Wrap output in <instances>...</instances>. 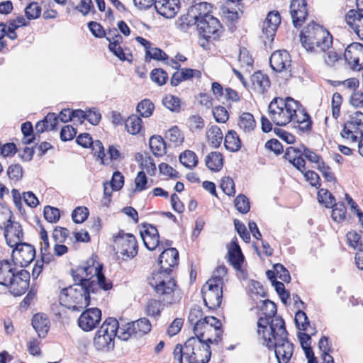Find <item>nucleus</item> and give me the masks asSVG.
Here are the masks:
<instances>
[{
  "label": "nucleus",
  "mask_w": 363,
  "mask_h": 363,
  "mask_svg": "<svg viewBox=\"0 0 363 363\" xmlns=\"http://www.w3.org/2000/svg\"><path fill=\"white\" fill-rule=\"evenodd\" d=\"M257 334L262 344L269 349L274 348L279 363H288L294 352V345L287 339L284 321L275 318L269 323L266 318L257 323Z\"/></svg>",
  "instance_id": "f257e3e1"
},
{
  "label": "nucleus",
  "mask_w": 363,
  "mask_h": 363,
  "mask_svg": "<svg viewBox=\"0 0 363 363\" xmlns=\"http://www.w3.org/2000/svg\"><path fill=\"white\" fill-rule=\"evenodd\" d=\"M103 264L96 255H93L83 265L72 270V274L74 281L85 282L90 288L97 291L99 288L107 291L112 287V284L107 280L102 272Z\"/></svg>",
  "instance_id": "f03ea898"
},
{
  "label": "nucleus",
  "mask_w": 363,
  "mask_h": 363,
  "mask_svg": "<svg viewBox=\"0 0 363 363\" xmlns=\"http://www.w3.org/2000/svg\"><path fill=\"white\" fill-rule=\"evenodd\" d=\"M30 274L25 269H18L14 262L7 259L0 261V284L9 289L16 296L23 294L29 287Z\"/></svg>",
  "instance_id": "7ed1b4c3"
},
{
  "label": "nucleus",
  "mask_w": 363,
  "mask_h": 363,
  "mask_svg": "<svg viewBox=\"0 0 363 363\" xmlns=\"http://www.w3.org/2000/svg\"><path fill=\"white\" fill-rule=\"evenodd\" d=\"M211 356L210 345L194 337L189 338L184 346L177 345L173 351L176 363H182L183 357L188 363H207Z\"/></svg>",
  "instance_id": "20e7f679"
},
{
  "label": "nucleus",
  "mask_w": 363,
  "mask_h": 363,
  "mask_svg": "<svg viewBox=\"0 0 363 363\" xmlns=\"http://www.w3.org/2000/svg\"><path fill=\"white\" fill-rule=\"evenodd\" d=\"M300 41L306 51L314 53L325 50L333 44L330 33L313 22L304 27L300 35Z\"/></svg>",
  "instance_id": "39448f33"
},
{
  "label": "nucleus",
  "mask_w": 363,
  "mask_h": 363,
  "mask_svg": "<svg viewBox=\"0 0 363 363\" xmlns=\"http://www.w3.org/2000/svg\"><path fill=\"white\" fill-rule=\"evenodd\" d=\"M148 282L155 292L162 296L166 303L173 304L182 299V294L169 272L160 269L154 271L148 278Z\"/></svg>",
  "instance_id": "423d86ee"
},
{
  "label": "nucleus",
  "mask_w": 363,
  "mask_h": 363,
  "mask_svg": "<svg viewBox=\"0 0 363 363\" xmlns=\"http://www.w3.org/2000/svg\"><path fill=\"white\" fill-rule=\"evenodd\" d=\"M86 281H75L63 289L60 295V303L72 311H81L88 306L91 294L96 291L86 285Z\"/></svg>",
  "instance_id": "0eeeda50"
},
{
  "label": "nucleus",
  "mask_w": 363,
  "mask_h": 363,
  "mask_svg": "<svg viewBox=\"0 0 363 363\" xmlns=\"http://www.w3.org/2000/svg\"><path fill=\"white\" fill-rule=\"evenodd\" d=\"M226 274L227 268L225 266H219L214 271L213 277L201 289L203 302L210 309H216L221 303L223 278Z\"/></svg>",
  "instance_id": "6e6552de"
},
{
  "label": "nucleus",
  "mask_w": 363,
  "mask_h": 363,
  "mask_svg": "<svg viewBox=\"0 0 363 363\" xmlns=\"http://www.w3.org/2000/svg\"><path fill=\"white\" fill-rule=\"evenodd\" d=\"M298 101L291 97L274 98L268 107L269 118L277 125L284 126L293 121Z\"/></svg>",
  "instance_id": "1a4fd4ad"
},
{
  "label": "nucleus",
  "mask_w": 363,
  "mask_h": 363,
  "mask_svg": "<svg viewBox=\"0 0 363 363\" xmlns=\"http://www.w3.org/2000/svg\"><path fill=\"white\" fill-rule=\"evenodd\" d=\"M118 321L112 317L106 318L97 330L93 339V346L98 351L108 352L114 348Z\"/></svg>",
  "instance_id": "9d476101"
},
{
  "label": "nucleus",
  "mask_w": 363,
  "mask_h": 363,
  "mask_svg": "<svg viewBox=\"0 0 363 363\" xmlns=\"http://www.w3.org/2000/svg\"><path fill=\"white\" fill-rule=\"evenodd\" d=\"M220 321L213 316L204 317L203 321H200L194 326L193 330L196 335L201 341L207 344H218L223 334Z\"/></svg>",
  "instance_id": "9b49d317"
},
{
  "label": "nucleus",
  "mask_w": 363,
  "mask_h": 363,
  "mask_svg": "<svg viewBox=\"0 0 363 363\" xmlns=\"http://www.w3.org/2000/svg\"><path fill=\"white\" fill-rule=\"evenodd\" d=\"M1 213L5 216L4 218L1 217V228H4V235L6 244L14 247L23 240V232L19 223L11 220V212L6 208H1Z\"/></svg>",
  "instance_id": "f8f14e48"
},
{
  "label": "nucleus",
  "mask_w": 363,
  "mask_h": 363,
  "mask_svg": "<svg viewBox=\"0 0 363 363\" xmlns=\"http://www.w3.org/2000/svg\"><path fill=\"white\" fill-rule=\"evenodd\" d=\"M342 138L348 144H355L363 138V113L356 111L345 123L340 132Z\"/></svg>",
  "instance_id": "ddd939ff"
},
{
  "label": "nucleus",
  "mask_w": 363,
  "mask_h": 363,
  "mask_svg": "<svg viewBox=\"0 0 363 363\" xmlns=\"http://www.w3.org/2000/svg\"><path fill=\"white\" fill-rule=\"evenodd\" d=\"M114 242L118 252L126 258H133L138 254V242L132 234L119 233L114 237Z\"/></svg>",
  "instance_id": "4468645a"
},
{
  "label": "nucleus",
  "mask_w": 363,
  "mask_h": 363,
  "mask_svg": "<svg viewBox=\"0 0 363 363\" xmlns=\"http://www.w3.org/2000/svg\"><path fill=\"white\" fill-rule=\"evenodd\" d=\"M196 26L200 35L207 40L218 38L222 33V26L214 16H206Z\"/></svg>",
  "instance_id": "2eb2a0df"
},
{
  "label": "nucleus",
  "mask_w": 363,
  "mask_h": 363,
  "mask_svg": "<svg viewBox=\"0 0 363 363\" xmlns=\"http://www.w3.org/2000/svg\"><path fill=\"white\" fill-rule=\"evenodd\" d=\"M35 248L26 242H20L14 246L12 258L15 264L27 267L35 258Z\"/></svg>",
  "instance_id": "dca6fc26"
},
{
  "label": "nucleus",
  "mask_w": 363,
  "mask_h": 363,
  "mask_svg": "<svg viewBox=\"0 0 363 363\" xmlns=\"http://www.w3.org/2000/svg\"><path fill=\"white\" fill-rule=\"evenodd\" d=\"M344 57L352 69L361 70L363 69V45L351 43L345 49Z\"/></svg>",
  "instance_id": "f3484780"
},
{
  "label": "nucleus",
  "mask_w": 363,
  "mask_h": 363,
  "mask_svg": "<svg viewBox=\"0 0 363 363\" xmlns=\"http://www.w3.org/2000/svg\"><path fill=\"white\" fill-rule=\"evenodd\" d=\"M101 319V311L97 308H91L84 311L78 319V325L84 331L94 330Z\"/></svg>",
  "instance_id": "a211bd4d"
},
{
  "label": "nucleus",
  "mask_w": 363,
  "mask_h": 363,
  "mask_svg": "<svg viewBox=\"0 0 363 363\" xmlns=\"http://www.w3.org/2000/svg\"><path fill=\"white\" fill-rule=\"evenodd\" d=\"M280 23L281 17L279 12L274 11L269 12L262 25V38L272 42Z\"/></svg>",
  "instance_id": "6ab92c4d"
},
{
  "label": "nucleus",
  "mask_w": 363,
  "mask_h": 363,
  "mask_svg": "<svg viewBox=\"0 0 363 363\" xmlns=\"http://www.w3.org/2000/svg\"><path fill=\"white\" fill-rule=\"evenodd\" d=\"M155 8L157 12L167 18H172L179 11V0H155Z\"/></svg>",
  "instance_id": "aec40b11"
},
{
  "label": "nucleus",
  "mask_w": 363,
  "mask_h": 363,
  "mask_svg": "<svg viewBox=\"0 0 363 363\" xmlns=\"http://www.w3.org/2000/svg\"><path fill=\"white\" fill-rule=\"evenodd\" d=\"M140 235L145 246L149 250H154L157 247H159L160 250L162 249V242L160 244L159 233L155 226L152 225L145 226V230L140 231Z\"/></svg>",
  "instance_id": "412c9836"
},
{
  "label": "nucleus",
  "mask_w": 363,
  "mask_h": 363,
  "mask_svg": "<svg viewBox=\"0 0 363 363\" xmlns=\"http://www.w3.org/2000/svg\"><path fill=\"white\" fill-rule=\"evenodd\" d=\"M270 65L276 72L287 70L290 67L291 60L286 50H277L270 57Z\"/></svg>",
  "instance_id": "4be33fe9"
},
{
  "label": "nucleus",
  "mask_w": 363,
  "mask_h": 363,
  "mask_svg": "<svg viewBox=\"0 0 363 363\" xmlns=\"http://www.w3.org/2000/svg\"><path fill=\"white\" fill-rule=\"evenodd\" d=\"M306 3L305 0H292L290 5V13L293 24L299 27L304 22L307 16Z\"/></svg>",
  "instance_id": "5701e85b"
},
{
  "label": "nucleus",
  "mask_w": 363,
  "mask_h": 363,
  "mask_svg": "<svg viewBox=\"0 0 363 363\" xmlns=\"http://www.w3.org/2000/svg\"><path fill=\"white\" fill-rule=\"evenodd\" d=\"M179 260V253L175 248H168L163 250L159 257L160 270L172 272V268L177 266Z\"/></svg>",
  "instance_id": "b1692460"
},
{
  "label": "nucleus",
  "mask_w": 363,
  "mask_h": 363,
  "mask_svg": "<svg viewBox=\"0 0 363 363\" xmlns=\"http://www.w3.org/2000/svg\"><path fill=\"white\" fill-rule=\"evenodd\" d=\"M303 147H289L284 153L285 159L301 172L306 170V162L303 157Z\"/></svg>",
  "instance_id": "393cba45"
},
{
  "label": "nucleus",
  "mask_w": 363,
  "mask_h": 363,
  "mask_svg": "<svg viewBox=\"0 0 363 363\" xmlns=\"http://www.w3.org/2000/svg\"><path fill=\"white\" fill-rule=\"evenodd\" d=\"M345 21L350 28L363 40V13L354 9L350 10L345 16Z\"/></svg>",
  "instance_id": "a878e982"
},
{
  "label": "nucleus",
  "mask_w": 363,
  "mask_h": 363,
  "mask_svg": "<svg viewBox=\"0 0 363 363\" xmlns=\"http://www.w3.org/2000/svg\"><path fill=\"white\" fill-rule=\"evenodd\" d=\"M210 10L211 5L206 2H201L192 6L188 12L189 23L194 21V23L197 25L206 16H213L210 14Z\"/></svg>",
  "instance_id": "bb28decb"
},
{
  "label": "nucleus",
  "mask_w": 363,
  "mask_h": 363,
  "mask_svg": "<svg viewBox=\"0 0 363 363\" xmlns=\"http://www.w3.org/2000/svg\"><path fill=\"white\" fill-rule=\"evenodd\" d=\"M228 261L233 267L235 269L240 270L244 262V256L238 244L236 238H234L228 245Z\"/></svg>",
  "instance_id": "cd10ccee"
},
{
  "label": "nucleus",
  "mask_w": 363,
  "mask_h": 363,
  "mask_svg": "<svg viewBox=\"0 0 363 363\" xmlns=\"http://www.w3.org/2000/svg\"><path fill=\"white\" fill-rule=\"evenodd\" d=\"M291 122L296 123L298 129L302 132H308L311 130L312 122L311 117L298 101V108L295 111V114Z\"/></svg>",
  "instance_id": "c85d7f7f"
},
{
  "label": "nucleus",
  "mask_w": 363,
  "mask_h": 363,
  "mask_svg": "<svg viewBox=\"0 0 363 363\" xmlns=\"http://www.w3.org/2000/svg\"><path fill=\"white\" fill-rule=\"evenodd\" d=\"M32 325L40 338H44L50 329V320L43 313L34 315L32 319Z\"/></svg>",
  "instance_id": "c756f323"
},
{
  "label": "nucleus",
  "mask_w": 363,
  "mask_h": 363,
  "mask_svg": "<svg viewBox=\"0 0 363 363\" xmlns=\"http://www.w3.org/2000/svg\"><path fill=\"white\" fill-rule=\"evenodd\" d=\"M251 81L254 90L259 94H263L270 86L269 77L261 72H255L251 77Z\"/></svg>",
  "instance_id": "7c9ffc66"
},
{
  "label": "nucleus",
  "mask_w": 363,
  "mask_h": 363,
  "mask_svg": "<svg viewBox=\"0 0 363 363\" xmlns=\"http://www.w3.org/2000/svg\"><path fill=\"white\" fill-rule=\"evenodd\" d=\"M208 169L212 172H219L223 166V156L219 152H211L205 158Z\"/></svg>",
  "instance_id": "2f4dec72"
},
{
  "label": "nucleus",
  "mask_w": 363,
  "mask_h": 363,
  "mask_svg": "<svg viewBox=\"0 0 363 363\" xmlns=\"http://www.w3.org/2000/svg\"><path fill=\"white\" fill-rule=\"evenodd\" d=\"M208 143L213 147H218L223 139V134L220 128L213 125L208 128L206 134Z\"/></svg>",
  "instance_id": "473e14b6"
},
{
  "label": "nucleus",
  "mask_w": 363,
  "mask_h": 363,
  "mask_svg": "<svg viewBox=\"0 0 363 363\" xmlns=\"http://www.w3.org/2000/svg\"><path fill=\"white\" fill-rule=\"evenodd\" d=\"M224 145L230 152H238L241 149L242 143L238 133L233 130H228L224 138Z\"/></svg>",
  "instance_id": "72a5a7b5"
},
{
  "label": "nucleus",
  "mask_w": 363,
  "mask_h": 363,
  "mask_svg": "<svg viewBox=\"0 0 363 363\" xmlns=\"http://www.w3.org/2000/svg\"><path fill=\"white\" fill-rule=\"evenodd\" d=\"M238 126L245 133H251L256 128V121L252 114L244 112L240 116Z\"/></svg>",
  "instance_id": "f704fd0d"
},
{
  "label": "nucleus",
  "mask_w": 363,
  "mask_h": 363,
  "mask_svg": "<svg viewBox=\"0 0 363 363\" xmlns=\"http://www.w3.org/2000/svg\"><path fill=\"white\" fill-rule=\"evenodd\" d=\"M267 275L270 280H273V279L277 280V279L279 278L286 283L291 281L289 271L281 264H275L274 266V271H267Z\"/></svg>",
  "instance_id": "c9c22d12"
},
{
  "label": "nucleus",
  "mask_w": 363,
  "mask_h": 363,
  "mask_svg": "<svg viewBox=\"0 0 363 363\" xmlns=\"http://www.w3.org/2000/svg\"><path fill=\"white\" fill-rule=\"evenodd\" d=\"M150 148L156 157H161L166 153V145L160 135H153L149 140Z\"/></svg>",
  "instance_id": "e433bc0d"
},
{
  "label": "nucleus",
  "mask_w": 363,
  "mask_h": 363,
  "mask_svg": "<svg viewBox=\"0 0 363 363\" xmlns=\"http://www.w3.org/2000/svg\"><path fill=\"white\" fill-rule=\"evenodd\" d=\"M125 126L128 133L131 135H136L140 133L142 128V120L138 116L132 115L126 119Z\"/></svg>",
  "instance_id": "4c0bfd02"
},
{
  "label": "nucleus",
  "mask_w": 363,
  "mask_h": 363,
  "mask_svg": "<svg viewBox=\"0 0 363 363\" xmlns=\"http://www.w3.org/2000/svg\"><path fill=\"white\" fill-rule=\"evenodd\" d=\"M262 313L265 315L264 317H260L258 320L261 318H266L270 323L271 320L275 318H279L278 316H275L277 313V306L276 305L269 300L262 301V306L261 307Z\"/></svg>",
  "instance_id": "58836bf2"
},
{
  "label": "nucleus",
  "mask_w": 363,
  "mask_h": 363,
  "mask_svg": "<svg viewBox=\"0 0 363 363\" xmlns=\"http://www.w3.org/2000/svg\"><path fill=\"white\" fill-rule=\"evenodd\" d=\"M180 162L189 169L195 167L198 164L196 155L191 150H185L179 156Z\"/></svg>",
  "instance_id": "ea45409f"
},
{
  "label": "nucleus",
  "mask_w": 363,
  "mask_h": 363,
  "mask_svg": "<svg viewBox=\"0 0 363 363\" xmlns=\"http://www.w3.org/2000/svg\"><path fill=\"white\" fill-rule=\"evenodd\" d=\"M318 53H323L325 63L330 67L335 66L336 63L341 60L340 55L334 50L332 45L325 50H320Z\"/></svg>",
  "instance_id": "a19ab883"
},
{
  "label": "nucleus",
  "mask_w": 363,
  "mask_h": 363,
  "mask_svg": "<svg viewBox=\"0 0 363 363\" xmlns=\"http://www.w3.org/2000/svg\"><path fill=\"white\" fill-rule=\"evenodd\" d=\"M133 323H127L125 324H120L118 323V328L116 330V337L121 340H128L133 335H135L134 328L132 327Z\"/></svg>",
  "instance_id": "79ce46f5"
},
{
  "label": "nucleus",
  "mask_w": 363,
  "mask_h": 363,
  "mask_svg": "<svg viewBox=\"0 0 363 363\" xmlns=\"http://www.w3.org/2000/svg\"><path fill=\"white\" fill-rule=\"evenodd\" d=\"M132 323V327L134 328L135 335H143L149 333L151 330V324L150 321L145 318Z\"/></svg>",
  "instance_id": "37998d69"
},
{
  "label": "nucleus",
  "mask_w": 363,
  "mask_h": 363,
  "mask_svg": "<svg viewBox=\"0 0 363 363\" xmlns=\"http://www.w3.org/2000/svg\"><path fill=\"white\" fill-rule=\"evenodd\" d=\"M347 240L349 245L354 249L362 250L363 245V233L356 231H350L347 234Z\"/></svg>",
  "instance_id": "c03bdc74"
},
{
  "label": "nucleus",
  "mask_w": 363,
  "mask_h": 363,
  "mask_svg": "<svg viewBox=\"0 0 363 363\" xmlns=\"http://www.w3.org/2000/svg\"><path fill=\"white\" fill-rule=\"evenodd\" d=\"M331 207H333L331 216L333 220L337 223L345 220L346 218V207L345 204L341 202L334 203Z\"/></svg>",
  "instance_id": "a18cd8bd"
},
{
  "label": "nucleus",
  "mask_w": 363,
  "mask_h": 363,
  "mask_svg": "<svg viewBox=\"0 0 363 363\" xmlns=\"http://www.w3.org/2000/svg\"><path fill=\"white\" fill-rule=\"evenodd\" d=\"M162 104L173 112H179L180 110V99L172 94L166 95L162 99Z\"/></svg>",
  "instance_id": "49530a36"
},
{
  "label": "nucleus",
  "mask_w": 363,
  "mask_h": 363,
  "mask_svg": "<svg viewBox=\"0 0 363 363\" xmlns=\"http://www.w3.org/2000/svg\"><path fill=\"white\" fill-rule=\"evenodd\" d=\"M150 78L153 82L159 86H162L167 82L168 74L162 69L156 68L152 70Z\"/></svg>",
  "instance_id": "de8ad7c7"
},
{
  "label": "nucleus",
  "mask_w": 363,
  "mask_h": 363,
  "mask_svg": "<svg viewBox=\"0 0 363 363\" xmlns=\"http://www.w3.org/2000/svg\"><path fill=\"white\" fill-rule=\"evenodd\" d=\"M318 200L326 208L331 207L335 203V198L327 189H321L318 192Z\"/></svg>",
  "instance_id": "09e8293b"
},
{
  "label": "nucleus",
  "mask_w": 363,
  "mask_h": 363,
  "mask_svg": "<svg viewBox=\"0 0 363 363\" xmlns=\"http://www.w3.org/2000/svg\"><path fill=\"white\" fill-rule=\"evenodd\" d=\"M165 138L176 145L182 143L184 140L183 134L177 126H173L169 129L165 134Z\"/></svg>",
  "instance_id": "8fccbe9b"
},
{
  "label": "nucleus",
  "mask_w": 363,
  "mask_h": 363,
  "mask_svg": "<svg viewBox=\"0 0 363 363\" xmlns=\"http://www.w3.org/2000/svg\"><path fill=\"white\" fill-rule=\"evenodd\" d=\"M90 147L92 148V151L94 154V155H97L98 158L100 159L101 162L103 164H108L109 162H108V159L105 158V152H104V148L103 146V144L99 140H95L92 142V144H91Z\"/></svg>",
  "instance_id": "3c124183"
},
{
  "label": "nucleus",
  "mask_w": 363,
  "mask_h": 363,
  "mask_svg": "<svg viewBox=\"0 0 363 363\" xmlns=\"http://www.w3.org/2000/svg\"><path fill=\"white\" fill-rule=\"evenodd\" d=\"M234 202L235 206L239 212L247 213L250 211V202L246 196L243 194L238 195Z\"/></svg>",
  "instance_id": "603ef678"
},
{
  "label": "nucleus",
  "mask_w": 363,
  "mask_h": 363,
  "mask_svg": "<svg viewBox=\"0 0 363 363\" xmlns=\"http://www.w3.org/2000/svg\"><path fill=\"white\" fill-rule=\"evenodd\" d=\"M154 104L148 99L143 100L138 104L137 111L143 117H149L152 115Z\"/></svg>",
  "instance_id": "864d4df0"
},
{
  "label": "nucleus",
  "mask_w": 363,
  "mask_h": 363,
  "mask_svg": "<svg viewBox=\"0 0 363 363\" xmlns=\"http://www.w3.org/2000/svg\"><path fill=\"white\" fill-rule=\"evenodd\" d=\"M220 188L223 191L229 196H233L235 194V184L229 177H225L221 179Z\"/></svg>",
  "instance_id": "5fc2aeb1"
},
{
  "label": "nucleus",
  "mask_w": 363,
  "mask_h": 363,
  "mask_svg": "<svg viewBox=\"0 0 363 363\" xmlns=\"http://www.w3.org/2000/svg\"><path fill=\"white\" fill-rule=\"evenodd\" d=\"M342 103V96L339 93H335L332 97L331 108L333 116L335 119L340 116Z\"/></svg>",
  "instance_id": "6e6d98bb"
},
{
  "label": "nucleus",
  "mask_w": 363,
  "mask_h": 363,
  "mask_svg": "<svg viewBox=\"0 0 363 363\" xmlns=\"http://www.w3.org/2000/svg\"><path fill=\"white\" fill-rule=\"evenodd\" d=\"M88 216V208L82 206L76 208L72 213V219L74 222L77 223H83L87 218Z\"/></svg>",
  "instance_id": "4d7b16f0"
},
{
  "label": "nucleus",
  "mask_w": 363,
  "mask_h": 363,
  "mask_svg": "<svg viewBox=\"0 0 363 363\" xmlns=\"http://www.w3.org/2000/svg\"><path fill=\"white\" fill-rule=\"evenodd\" d=\"M162 309V306L160 301L150 299L147 303L146 312L149 315L156 316L160 314Z\"/></svg>",
  "instance_id": "13d9d810"
},
{
  "label": "nucleus",
  "mask_w": 363,
  "mask_h": 363,
  "mask_svg": "<svg viewBox=\"0 0 363 363\" xmlns=\"http://www.w3.org/2000/svg\"><path fill=\"white\" fill-rule=\"evenodd\" d=\"M23 168L18 164H11L7 169L9 177L16 182L19 181L23 177Z\"/></svg>",
  "instance_id": "bf43d9fd"
},
{
  "label": "nucleus",
  "mask_w": 363,
  "mask_h": 363,
  "mask_svg": "<svg viewBox=\"0 0 363 363\" xmlns=\"http://www.w3.org/2000/svg\"><path fill=\"white\" fill-rule=\"evenodd\" d=\"M25 13L28 19H35L40 16L41 8L38 3L32 2L26 8Z\"/></svg>",
  "instance_id": "052dcab7"
},
{
  "label": "nucleus",
  "mask_w": 363,
  "mask_h": 363,
  "mask_svg": "<svg viewBox=\"0 0 363 363\" xmlns=\"http://www.w3.org/2000/svg\"><path fill=\"white\" fill-rule=\"evenodd\" d=\"M60 211L57 208L50 206L44 208V217L50 223H55L60 219Z\"/></svg>",
  "instance_id": "680f3d73"
},
{
  "label": "nucleus",
  "mask_w": 363,
  "mask_h": 363,
  "mask_svg": "<svg viewBox=\"0 0 363 363\" xmlns=\"http://www.w3.org/2000/svg\"><path fill=\"white\" fill-rule=\"evenodd\" d=\"M203 312L200 307L195 306L191 308L188 320L194 326L199 323L200 321H203Z\"/></svg>",
  "instance_id": "e2e57ef3"
},
{
  "label": "nucleus",
  "mask_w": 363,
  "mask_h": 363,
  "mask_svg": "<svg viewBox=\"0 0 363 363\" xmlns=\"http://www.w3.org/2000/svg\"><path fill=\"white\" fill-rule=\"evenodd\" d=\"M295 322L299 330H308L309 326V321L306 314L302 311H298L295 315Z\"/></svg>",
  "instance_id": "0e129e2a"
},
{
  "label": "nucleus",
  "mask_w": 363,
  "mask_h": 363,
  "mask_svg": "<svg viewBox=\"0 0 363 363\" xmlns=\"http://www.w3.org/2000/svg\"><path fill=\"white\" fill-rule=\"evenodd\" d=\"M213 115L215 120L218 123H224L229 118L228 112L227 111L225 108H224L223 106L215 107L213 110Z\"/></svg>",
  "instance_id": "69168bd1"
},
{
  "label": "nucleus",
  "mask_w": 363,
  "mask_h": 363,
  "mask_svg": "<svg viewBox=\"0 0 363 363\" xmlns=\"http://www.w3.org/2000/svg\"><path fill=\"white\" fill-rule=\"evenodd\" d=\"M21 131L24 135L23 142L24 144L31 143L34 138L32 136L33 125L30 122H26L21 125Z\"/></svg>",
  "instance_id": "338daca9"
},
{
  "label": "nucleus",
  "mask_w": 363,
  "mask_h": 363,
  "mask_svg": "<svg viewBox=\"0 0 363 363\" xmlns=\"http://www.w3.org/2000/svg\"><path fill=\"white\" fill-rule=\"evenodd\" d=\"M146 57L157 60H167V56L164 52L159 48L151 47L146 50Z\"/></svg>",
  "instance_id": "774afa93"
}]
</instances>
